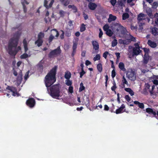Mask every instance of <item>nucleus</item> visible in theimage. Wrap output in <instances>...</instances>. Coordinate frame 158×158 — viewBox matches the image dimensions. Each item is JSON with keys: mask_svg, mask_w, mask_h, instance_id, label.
Listing matches in <instances>:
<instances>
[{"mask_svg": "<svg viewBox=\"0 0 158 158\" xmlns=\"http://www.w3.org/2000/svg\"><path fill=\"white\" fill-rule=\"evenodd\" d=\"M20 34L21 32L20 31L16 33L14 35L9 41L8 46L6 49L8 53L11 55L15 56L17 51L21 49L20 46H18L16 48Z\"/></svg>", "mask_w": 158, "mask_h": 158, "instance_id": "nucleus-1", "label": "nucleus"}, {"mask_svg": "<svg viewBox=\"0 0 158 158\" xmlns=\"http://www.w3.org/2000/svg\"><path fill=\"white\" fill-rule=\"evenodd\" d=\"M57 67L55 66L45 76L44 80L46 86L50 87L56 81L55 75Z\"/></svg>", "mask_w": 158, "mask_h": 158, "instance_id": "nucleus-2", "label": "nucleus"}, {"mask_svg": "<svg viewBox=\"0 0 158 158\" xmlns=\"http://www.w3.org/2000/svg\"><path fill=\"white\" fill-rule=\"evenodd\" d=\"M50 95L53 98L57 99L60 96V92L59 85H54L50 88Z\"/></svg>", "mask_w": 158, "mask_h": 158, "instance_id": "nucleus-3", "label": "nucleus"}, {"mask_svg": "<svg viewBox=\"0 0 158 158\" xmlns=\"http://www.w3.org/2000/svg\"><path fill=\"white\" fill-rule=\"evenodd\" d=\"M140 42H138L134 44L135 47L133 48L132 47L129 46L128 48V51H130L131 49L133 48V54L135 55H138L141 52L140 49L139 44Z\"/></svg>", "mask_w": 158, "mask_h": 158, "instance_id": "nucleus-4", "label": "nucleus"}, {"mask_svg": "<svg viewBox=\"0 0 158 158\" xmlns=\"http://www.w3.org/2000/svg\"><path fill=\"white\" fill-rule=\"evenodd\" d=\"M126 77L131 81L135 80L136 79V75L134 70L132 69H129L127 72Z\"/></svg>", "mask_w": 158, "mask_h": 158, "instance_id": "nucleus-5", "label": "nucleus"}, {"mask_svg": "<svg viewBox=\"0 0 158 158\" xmlns=\"http://www.w3.org/2000/svg\"><path fill=\"white\" fill-rule=\"evenodd\" d=\"M150 86L148 84H146L145 85L144 88L142 91V93L144 94H147L149 92L151 94H154L155 92L154 91L155 86L152 85V88H150Z\"/></svg>", "mask_w": 158, "mask_h": 158, "instance_id": "nucleus-6", "label": "nucleus"}, {"mask_svg": "<svg viewBox=\"0 0 158 158\" xmlns=\"http://www.w3.org/2000/svg\"><path fill=\"white\" fill-rule=\"evenodd\" d=\"M112 27L118 31L122 32L124 31L125 28L118 23H116L113 24Z\"/></svg>", "mask_w": 158, "mask_h": 158, "instance_id": "nucleus-7", "label": "nucleus"}, {"mask_svg": "<svg viewBox=\"0 0 158 158\" xmlns=\"http://www.w3.org/2000/svg\"><path fill=\"white\" fill-rule=\"evenodd\" d=\"M60 47H58L57 49L52 51L50 52L49 54V56L50 57H52L60 54Z\"/></svg>", "mask_w": 158, "mask_h": 158, "instance_id": "nucleus-8", "label": "nucleus"}, {"mask_svg": "<svg viewBox=\"0 0 158 158\" xmlns=\"http://www.w3.org/2000/svg\"><path fill=\"white\" fill-rule=\"evenodd\" d=\"M131 41H136L135 38L133 37L130 36V39H126L124 40H120L119 42L125 44H128L130 43Z\"/></svg>", "mask_w": 158, "mask_h": 158, "instance_id": "nucleus-9", "label": "nucleus"}, {"mask_svg": "<svg viewBox=\"0 0 158 158\" xmlns=\"http://www.w3.org/2000/svg\"><path fill=\"white\" fill-rule=\"evenodd\" d=\"M6 89L10 91L11 92H12V95L13 96H15L16 95L17 96H19V94L16 92V89L15 87L8 86L6 88Z\"/></svg>", "mask_w": 158, "mask_h": 158, "instance_id": "nucleus-10", "label": "nucleus"}, {"mask_svg": "<svg viewBox=\"0 0 158 158\" xmlns=\"http://www.w3.org/2000/svg\"><path fill=\"white\" fill-rule=\"evenodd\" d=\"M122 81L121 87L122 88H125V85H126L127 87L129 86V83L124 76H123Z\"/></svg>", "mask_w": 158, "mask_h": 158, "instance_id": "nucleus-11", "label": "nucleus"}, {"mask_svg": "<svg viewBox=\"0 0 158 158\" xmlns=\"http://www.w3.org/2000/svg\"><path fill=\"white\" fill-rule=\"evenodd\" d=\"M22 73L21 72L18 76L16 80V82L17 83L16 85H19L21 83L22 81Z\"/></svg>", "mask_w": 158, "mask_h": 158, "instance_id": "nucleus-12", "label": "nucleus"}, {"mask_svg": "<svg viewBox=\"0 0 158 158\" xmlns=\"http://www.w3.org/2000/svg\"><path fill=\"white\" fill-rule=\"evenodd\" d=\"M93 48L95 50H98L99 49V46L98 43L96 41H93L92 42Z\"/></svg>", "mask_w": 158, "mask_h": 158, "instance_id": "nucleus-13", "label": "nucleus"}, {"mask_svg": "<svg viewBox=\"0 0 158 158\" xmlns=\"http://www.w3.org/2000/svg\"><path fill=\"white\" fill-rule=\"evenodd\" d=\"M148 44L149 46L152 48H155L157 46V44L155 42L150 40H148Z\"/></svg>", "mask_w": 158, "mask_h": 158, "instance_id": "nucleus-14", "label": "nucleus"}, {"mask_svg": "<svg viewBox=\"0 0 158 158\" xmlns=\"http://www.w3.org/2000/svg\"><path fill=\"white\" fill-rule=\"evenodd\" d=\"M146 111L149 114H152L158 119V118H157L156 116V112L153 111L152 109L150 108H147L146 109Z\"/></svg>", "mask_w": 158, "mask_h": 158, "instance_id": "nucleus-15", "label": "nucleus"}, {"mask_svg": "<svg viewBox=\"0 0 158 158\" xmlns=\"http://www.w3.org/2000/svg\"><path fill=\"white\" fill-rule=\"evenodd\" d=\"M125 107L124 105L122 104L121 107L116 110L115 111L116 113V114H118L123 112V110L124 108Z\"/></svg>", "mask_w": 158, "mask_h": 158, "instance_id": "nucleus-16", "label": "nucleus"}, {"mask_svg": "<svg viewBox=\"0 0 158 158\" xmlns=\"http://www.w3.org/2000/svg\"><path fill=\"white\" fill-rule=\"evenodd\" d=\"M146 17V15L142 13H140L138 16V20L139 22L141 21V20L144 19Z\"/></svg>", "mask_w": 158, "mask_h": 158, "instance_id": "nucleus-17", "label": "nucleus"}, {"mask_svg": "<svg viewBox=\"0 0 158 158\" xmlns=\"http://www.w3.org/2000/svg\"><path fill=\"white\" fill-rule=\"evenodd\" d=\"M51 34L56 37L59 35L58 31L55 29H53L51 31Z\"/></svg>", "mask_w": 158, "mask_h": 158, "instance_id": "nucleus-18", "label": "nucleus"}, {"mask_svg": "<svg viewBox=\"0 0 158 158\" xmlns=\"http://www.w3.org/2000/svg\"><path fill=\"white\" fill-rule=\"evenodd\" d=\"M97 6V5L94 3H90L88 5L89 8L91 10H94Z\"/></svg>", "mask_w": 158, "mask_h": 158, "instance_id": "nucleus-19", "label": "nucleus"}, {"mask_svg": "<svg viewBox=\"0 0 158 158\" xmlns=\"http://www.w3.org/2000/svg\"><path fill=\"white\" fill-rule=\"evenodd\" d=\"M116 17L115 16L112 15V14H110L109 16V18L108 19V22L109 23L112 21H114L116 19Z\"/></svg>", "mask_w": 158, "mask_h": 158, "instance_id": "nucleus-20", "label": "nucleus"}, {"mask_svg": "<svg viewBox=\"0 0 158 158\" xmlns=\"http://www.w3.org/2000/svg\"><path fill=\"white\" fill-rule=\"evenodd\" d=\"M152 34L155 35H158V29L156 27L153 28L152 30Z\"/></svg>", "mask_w": 158, "mask_h": 158, "instance_id": "nucleus-21", "label": "nucleus"}, {"mask_svg": "<svg viewBox=\"0 0 158 158\" xmlns=\"http://www.w3.org/2000/svg\"><path fill=\"white\" fill-rule=\"evenodd\" d=\"M134 102L135 104L138 105L139 107L141 109H143L144 108V105L143 103H140L139 102L137 101H135Z\"/></svg>", "mask_w": 158, "mask_h": 158, "instance_id": "nucleus-22", "label": "nucleus"}, {"mask_svg": "<svg viewBox=\"0 0 158 158\" xmlns=\"http://www.w3.org/2000/svg\"><path fill=\"white\" fill-rule=\"evenodd\" d=\"M119 68L122 71H125L126 70V69L124 67V65L122 62H120L118 64Z\"/></svg>", "mask_w": 158, "mask_h": 158, "instance_id": "nucleus-23", "label": "nucleus"}, {"mask_svg": "<svg viewBox=\"0 0 158 158\" xmlns=\"http://www.w3.org/2000/svg\"><path fill=\"white\" fill-rule=\"evenodd\" d=\"M149 59V57L148 55L145 54L143 57V62L145 64H147Z\"/></svg>", "mask_w": 158, "mask_h": 158, "instance_id": "nucleus-24", "label": "nucleus"}, {"mask_svg": "<svg viewBox=\"0 0 158 158\" xmlns=\"http://www.w3.org/2000/svg\"><path fill=\"white\" fill-rule=\"evenodd\" d=\"M125 90L128 92L131 96H132L134 95V93L131 89L130 88H125Z\"/></svg>", "mask_w": 158, "mask_h": 158, "instance_id": "nucleus-25", "label": "nucleus"}, {"mask_svg": "<svg viewBox=\"0 0 158 158\" xmlns=\"http://www.w3.org/2000/svg\"><path fill=\"white\" fill-rule=\"evenodd\" d=\"M152 80L153 83L156 85H158V76H154Z\"/></svg>", "mask_w": 158, "mask_h": 158, "instance_id": "nucleus-26", "label": "nucleus"}, {"mask_svg": "<svg viewBox=\"0 0 158 158\" xmlns=\"http://www.w3.org/2000/svg\"><path fill=\"white\" fill-rule=\"evenodd\" d=\"M61 3L64 6H66L69 3V1L68 0H60Z\"/></svg>", "mask_w": 158, "mask_h": 158, "instance_id": "nucleus-27", "label": "nucleus"}, {"mask_svg": "<svg viewBox=\"0 0 158 158\" xmlns=\"http://www.w3.org/2000/svg\"><path fill=\"white\" fill-rule=\"evenodd\" d=\"M71 76V73L69 71L66 72L64 74V77L67 79H69Z\"/></svg>", "mask_w": 158, "mask_h": 158, "instance_id": "nucleus-28", "label": "nucleus"}, {"mask_svg": "<svg viewBox=\"0 0 158 158\" xmlns=\"http://www.w3.org/2000/svg\"><path fill=\"white\" fill-rule=\"evenodd\" d=\"M43 42V40L38 39L35 42V44H36L38 47H40L42 45Z\"/></svg>", "mask_w": 158, "mask_h": 158, "instance_id": "nucleus-29", "label": "nucleus"}, {"mask_svg": "<svg viewBox=\"0 0 158 158\" xmlns=\"http://www.w3.org/2000/svg\"><path fill=\"white\" fill-rule=\"evenodd\" d=\"M44 36V33L42 32H40L38 35V39L39 40H43Z\"/></svg>", "mask_w": 158, "mask_h": 158, "instance_id": "nucleus-30", "label": "nucleus"}, {"mask_svg": "<svg viewBox=\"0 0 158 158\" xmlns=\"http://www.w3.org/2000/svg\"><path fill=\"white\" fill-rule=\"evenodd\" d=\"M30 107H33L35 104V101L33 98H30Z\"/></svg>", "mask_w": 158, "mask_h": 158, "instance_id": "nucleus-31", "label": "nucleus"}, {"mask_svg": "<svg viewBox=\"0 0 158 158\" xmlns=\"http://www.w3.org/2000/svg\"><path fill=\"white\" fill-rule=\"evenodd\" d=\"M77 44L75 42L73 43V53H75L76 51V49L77 48Z\"/></svg>", "mask_w": 158, "mask_h": 158, "instance_id": "nucleus-32", "label": "nucleus"}, {"mask_svg": "<svg viewBox=\"0 0 158 158\" xmlns=\"http://www.w3.org/2000/svg\"><path fill=\"white\" fill-rule=\"evenodd\" d=\"M106 33L107 35L109 36H112L113 34V32L110 29H108L107 31H106Z\"/></svg>", "mask_w": 158, "mask_h": 158, "instance_id": "nucleus-33", "label": "nucleus"}, {"mask_svg": "<svg viewBox=\"0 0 158 158\" xmlns=\"http://www.w3.org/2000/svg\"><path fill=\"white\" fill-rule=\"evenodd\" d=\"M23 44L25 52H26L28 50L27 46V41L26 39H24L23 40Z\"/></svg>", "mask_w": 158, "mask_h": 158, "instance_id": "nucleus-34", "label": "nucleus"}, {"mask_svg": "<svg viewBox=\"0 0 158 158\" xmlns=\"http://www.w3.org/2000/svg\"><path fill=\"white\" fill-rule=\"evenodd\" d=\"M129 17V15L127 13H125L123 15V19L125 20Z\"/></svg>", "mask_w": 158, "mask_h": 158, "instance_id": "nucleus-35", "label": "nucleus"}, {"mask_svg": "<svg viewBox=\"0 0 158 158\" xmlns=\"http://www.w3.org/2000/svg\"><path fill=\"white\" fill-rule=\"evenodd\" d=\"M85 89V87L83 86L82 83H81L80 84V87L79 89V92H81L82 90H84Z\"/></svg>", "mask_w": 158, "mask_h": 158, "instance_id": "nucleus-36", "label": "nucleus"}, {"mask_svg": "<svg viewBox=\"0 0 158 158\" xmlns=\"http://www.w3.org/2000/svg\"><path fill=\"white\" fill-rule=\"evenodd\" d=\"M66 13L63 10H60L59 12V14L61 17H64Z\"/></svg>", "mask_w": 158, "mask_h": 158, "instance_id": "nucleus-37", "label": "nucleus"}, {"mask_svg": "<svg viewBox=\"0 0 158 158\" xmlns=\"http://www.w3.org/2000/svg\"><path fill=\"white\" fill-rule=\"evenodd\" d=\"M97 69L98 71L101 72L102 70V67L101 64H99L97 65Z\"/></svg>", "mask_w": 158, "mask_h": 158, "instance_id": "nucleus-38", "label": "nucleus"}, {"mask_svg": "<svg viewBox=\"0 0 158 158\" xmlns=\"http://www.w3.org/2000/svg\"><path fill=\"white\" fill-rule=\"evenodd\" d=\"M100 59V56L99 54H98L96 55L95 57L94 58V61L99 60Z\"/></svg>", "mask_w": 158, "mask_h": 158, "instance_id": "nucleus-39", "label": "nucleus"}, {"mask_svg": "<svg viewBox=\"0 0 158 158\" xmlns=\"http://www.w3.org/2000/svg\"><path fill=\"white\" fill-rule=\"evenodd\" d=\"M65 82L66 84L68 86H70L72 84V81L69 79H67Z\"/></svg>", "mask_w": 158, "mask_h": 158, "instance_id": "nucleus-40", "label": "nucleus"}, {"mask_svg": "<svg viewBox=\"0 0 158 158\" xmlns=\"http://www.w3.org/2000/svg\"><path fill=\"white\" fill-rule=\"evenodd\" d=\"M158 6V3L157 2H154L152 5V7L153 8H156Z\"/></svg>", "mask_w": 158, "mask_h": 158, "instance_id": "nucleus-41", "label": "nucleus"}, {"mask_svg": "<svg viewBox=\"0 0 158 158\" xmlns=\"http://www.w3.org/2000/svg\"><path fill=\"white\" fill-rule=\"evenodd\" d=\"M116 88V83L115 81H114L113 83V86L111 87V89L112 91H114Z\"/></svg>", "mask_w": 158, "mask_h": 158, "instance_id": "nucleus-42", "label": "nucleus"}, {"mask_svg": "<svg viewBox=\"0 0 158 158\" xmlns=\"http://www.w3.org/2000/svg\"><path fill=\"white\" fill-rule=\"evenodd\" d=\"M85 29V25L84 24H82L80 28V31L81 32L84 31Z\"/></svg>", "mask_w": 158, "mask_h": 158, "instance_id": "nucleus-43", "label": "nucleus"}, {"mask_svg": "<svg viewBox=\"0 0 158 158\" xmlns=\"http://www.w3.org/2000/svg\"><path fill=\"white\" fill-rule=\"evenodd\" d=\"M117 44V41L116 40H114L112 42V46L114 47Z\"/></svg>", "mask_w": 158, "mask_h": 158, "instance_id": "nucleus-44", "label": "nucleus"}, {"mask_svg": "<svg viewBox=\"0 0 158 158\" xmlns=\"http://www.w3.org/2000/svg\"><path fill=\"white\" fill-rule=\"evenodd\" d=\"M68 7L69 8H72L73 9L76 11L77 9L76 7L73 5H69Z\"/></svg>", "mask_w": 158, "mask_h": 158, "instance_id": "nucleus-45", "label": "nucleus"}, {"mask_svg": "<svg viewBox=\"0 0 158 158\" xmlns=\"http://www.w3.org/2000/svg\"><path fill=\"white\" fill-rule=\"evenodd\" d=\"M137 27L136 26H134L133 25H131V29L134 31H136L137 30Z\"/></svg>", "mask_w": 158, "mask_h": 158, "instance_id": "nucleus-46", "label": "nucleus"}, {"mask_svg": "<svg viewBox=\"0 0 158 158\" xmlns=\"http://www.w3.org/2000/svg\"><path fill=\"white\" fill-rule=\"evenodd\" d=\"M28 56V55L27 54L25 53L23 54V55H22L20 57L21 59H24L26 58Z\"/></svg>", "mask_w": 158, "mask_h": 158, "instance_id": "nucleus-47", "label": "nucleus"}, {"mask_svg": "<svg viewBox=\"0 0 158 158\" xmlns=\"http://www.w3.org/2000/svg\"><path fill=\"white\" fill-rule=\"evenodd\" d=\"M103 30L105 31H106L107 30H108L109 29V26L107 24H106L103 27Z\"/></svg>", "mask_w": 158, "mask_h": 158, "instance_id": "nucleus-48", "label": "nucleus"}, {"mask_svg": "<svg viewBox=\"0 0 158 158\" xmlns=\"http://www.w3.org/2000/svg\"><path fill=\"white\" fill-rule=\"evenodd\" d=\"M54 38V36L51 34L49 39V43L51 42L52 40Z\"/></svg>", "mask_w": 158, "mask_h": 158, "instance_id": "nucleus-49", "label": "nucleus"}, {"mask_svg": "<svg viewBox=\"0 0 158 158\" xmlns=\"http://www.w3.org/2000/svg\"><path fill=\"white\" fill-rule=\"evenodd\" d=\"M143 51L145 52V54H146V55H148V52H149V50L147 48H143Z\"/></svg>", "mask_w": 158, "mask_h": 158, "instance_id": "nucleus-50", "label": "nucleus"}, {"mask_svg": "<svg viewBox=\"0 0 158 158\" xmlns=\"http://www.w3.org/2000/svg\"><path fill=\"white\" fill-rule=\"evenodd\" d=\"M109 54V53L108 52H105L103 54V56L106 59V58L107 55Z\"/></svg>", "mask_w": 158, "mask_h": 158, "instance_id": "nucleus-51", "label": "nucleus"}, {"mask_svg": "<svg viewBox=\"0 0 158 158\" xmlns=\"http://www.w3.org/2000/svg\"><path fill=\"white\" fill-rule=\"evenodd\" d=\"M99 31L100 32L99 35V37L100 38H101L102 37L103 35V32L101 28L99 29Z\"/></svg>", "mask_w": 158, "mask_h": 158, "instance_id": "nucleus-52", "label": "nucleus"}, {"mask_svg": "<svg viewBox=\"0 0 158 158\" xmlns=\"http://www.w3.org/2000/svg\"><path fill=\"white\" fill-rule=\"evenodd\" d=\"M21 2L22 4L24 6L25 4H28V3L26 0H21Z\"/></svg>", "mask_w": 158, "mask_h": 158, "instance_id": "nucleus-53", "label": "nucleus"}, {"mask_svg": "<svg viewBox=\"0 0 158 158\" xmlns=\"http://www.w3.org/2000/svg\"><path fill=\"white\" fill-rule=\"evenodd\" d=\"M85 73L83 69H81V72L80 73V77H82L83 75Z\"/></svg>", "mask_w": 158, "mask_h": 158, "instance_id": "nucleus-54", "label": "nucleus"}, {"mask_svg": "<svg viewBox=\"0 0 158 158\" xmlns=\"http://www.w3.org/2000/svg\"><path fill=\"white\" fill-rule=\"evenodd\" d=\"M29 71H28L26 73L25 76H24V79L26 80L28 78V75H29Z\"/></svg>", "mask_w": 158, "mask_h": 158, "instance_id": "nucleus-55", "label": "nucleus"}, {"mask_svg": "<svg viewBox=\"0 0 158 158\" xmlns=\"http://www.w3.org/2000/svg\"><path fill=\"white\" fill-rule=\"evenodd\" d=\"M115 76V72L114 70L113 69L112 71L111 76L113 78H114Z\"/></svg>", "mask_w": 158, "mask_h": 158, "instance_id": "nucleus-56", "label": "nucleus"}, {"mask_svg": "<svg viewBox=\"0 0 158 158\" xmlns=\"http://www.w3.org/2000/svg\"><path fill=\"white\" fill-rule=\"evenodd\" d=\"M110 2L111 3V4L113 6H114L115 5V4L116 2V0H110Z\"/></svg>", "mask_w": 158, "mask_h": 158, "instance_id": "nucleus-57", "label": "nucleus"}, {"mask_svg": "<svg viewBox=\"0 0 158 158\" xmlns=\"http://www.w3.org/2000/svg\"><path fill=\"white\" fill-rule=\"evenodd\" d=\"M125 98L128 102H129L131 100V98L129 95H126L125 96Z\"/></svg>", "mask_w": 158, "mask_h": 158, "instance_id": "nucleus-58", "label": "nucleus"}, {"mask_svg": "<svg viewBox=\"0 0 158 158\" xmlns=\"http://www.w3.org/2000/svg\"><path fill=\"white\" fill-rule=\"evenodd\" d=\"M48 2L47 0H44V6L47 8H48V6L47 5Z\"/></svg>", "mask_w": 158, "mask_h": 158, "instance_id": "nucleus-59", "label": "nucleus"}, {"mask_svg": "<svg viewBox=\"0 0 158 158\" xmlns=\"http://www.w3.org/2000/svg\"><path fill=\"white\" fill-rule=\"evenodd\" d=\"M69 91L70 93H72L73 92V87L69 86Z\"/></svg>", "mask_w": 158, "mask_h": 158, "instance_id": "nucleus-60", "label": "nucleus"}, {"mask_svg": "<svg viewBox=\"0 0 158 158\" xmlns=\"http://www.w3.org/2000/svg\"><path fill=\"white\" fill-rule=\"evenodd\" d=\"M54 0H52L49 5L48 6V8L51 7L54 2Z\"/></svg>", "mask_w": 158, "mask_h": 158, "instance_id": "nucleus-61", "label": "nucleus"}, {"mask_svg": "<svg viewBox=\"0 0 158 158\" xmlns=\"http://www.w3.org/2000/svg\"><path fill=\"white\" fill-rule=\"evenodd\" d=\"M54 0H52L49 5L48 6V8L51 7L54 2Z\"/></svg>", "mask_w": 158, "mask_h": 158, "instance_id": "nucleus-62", "label": "nucleus"}, {"mask_svg": "<svg viewBox=\"0 0 158 158\" xmlns=\"http://www.w3.org/2000/svg\"><path fill=\"white\" fill-rule=\"evenodd\" d=\"M61 31L62 32L61 34L60 35V37L61 39H63L64 38V32L63 31Z\"/></svg>", "mask_w": 158, "mask_h": 158, "instance_id": "nucleus-63", "label": "nucleus"}, {"mask_svg": "<svg viewBox=\"0 0 158 158\" xmlns=\"http://www.w3.org/2000/svg\"><path fill=\"white\" fill-rule=\"evenodd\" d=\"M68 25L72 28L73 27V22L71 21H69L68 22Z\"/></svg>", "mask_w": 158, "mask_h": 158, "instance_id": "nucleus-64", "label": "nucleus"}]
</instances>
